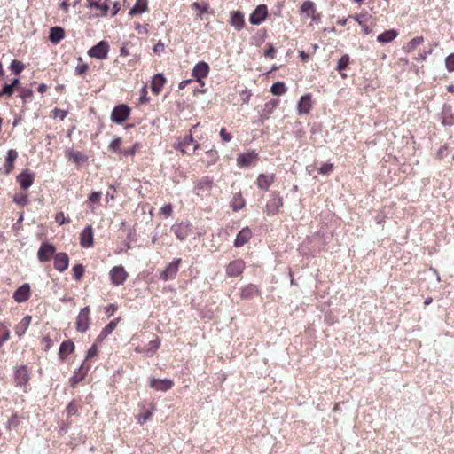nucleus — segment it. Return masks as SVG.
I'll use <instances>...</instances> for the list:
<instances>
[{"mask_svg": "<svg viewBox=\"0 0 454 454\" xmlns=\"http://www.w3.org/2000/svg\"><path fill=\"white\" fill-rule=\"evenodd\" d=\"M84 267L81 263H77L73 267L74 278L79 281L84 274Z\"/></svg>", "mask_w": 454, "mask_h": 454, "instance_id": "41", "label": "nucleus"}, {"mask_svg": "<svg viewBox=\"0 0 454 454\" xmlns=\"http://www.w3.org/2000/svg\"><path fill=\"white\" fill-rule=\"evenodd\" d=\"M350 18H353L359 25L363 26L365 24V14H360L356 16H350Z\"/></svg>", "mask_w": 454, "mask_h": 454, "instance_id": "60", "label": "nucleus"}, {"mask_svg": "<svg viewBox=\"0 0 454 454\" xmlns=\"http://www.w3.org/2000/svg\"><path fill=\"white\" fill-rule=\"evenodd\" d=\"M109 51V44L106 41H100L88 51V55L97 59H106Z\"/></svg>", "mask_w": 454, "mask_h": 454, "instance_id": "4", "label": "nucleus"}, {"mask_svg": "<svg viewBox=\"0 0 454 454\" xmlns=\"http://www.w3.org/2000/svg\"><path fill=\"white\" fill-rule=\"evenodd\" d=\"M398 35V33L395 29L387 30L380 35H378L377 41L380 43H388L395 39Z\"/></svg>", "mask_w": 454, "mask_h": 454, "instance_id": "31", "label": "nucleus"}, {"mask_svg": "<svg viewBox=\"0 0 454 454\" xmlns=\"http://www.w3.org/2000/svg\"><path fill=\"white\" fill-rule=\"evenodd\" d=\"M119 318L115 320H112L109 322L100 332L98 336L97 337L96 341L97 342H102L105 338H106L109 334L112 333V332L116 328L118 324Z\"/></svg>", "mask_w": 454, "mask_h": 454, "instance_id": "24", "label": "nucleus"}, {"mask_svg": "<svg viewBox=\"0 0 454 454\" xmlns=\"http://www.w3.org/2000/svg\"><path fill=\"white\" fill-rule=\"evenodd\" d=\"M17 157H18L17 151L11 149L7 152L6 161H5L6 174L11 173L12 170L13 169V167H14L13 164H14V161L17 159Z\"/></svg>", "mask_w": 454, "mask_h": 454, "instance_id": "34", "label": "nucleus"}, {"mask_svg": "<svg viewBox=\"0 0 454 454\" xmlns=\"http://www.w3.org/2000/svg\"><path fill=\"white\" fill-rule=\"evenodd\" d=\"M129 44V43L126 42V43H123L121 50H120V55L121 56H128L129 55V51L128 49V45Z\"/></svg>", "mask_w": 454, "mask_h": 454, "instance_id": "61", "label": "nucleus"}, {"mask_svg": "<svg viewBox=\"0 0 454 454\" xmlns=\"http://www.w3.org/2000/svg\"><path fill=\"white\" fill-rule=\"evenodd\" d=\"M194 142V139L192 135L185 136L182 141H180L178 144L175 145V148L177 150H180L183 153H186V147L187 145L192 144Z\"/></svg>", "mask_w": 454, "mask_h": 454, "instance_id": "37", "label": "nucleus"}, {"mask_svg": "<svg viewBox=\"0 0 454 454\" xmlns=\"http://www.w3.org/2000/svg\"><path fill=\"white\" fill-rule=\"evenodd\" d=\"M98 354V348H97V344L94 343L90 348L89 350L87 351V355H86V358L85 360H88L90 358H92L94 356H96Z\"/></svg>", "mask_w": 454, "mask_h": 454, "instance_id": "56", "label": "nucleus"}, {"mask_svg": "<svg viewBox=\"0 0 454 454\" xmlns=\"http://www.w3.org/2000/svg\"><path fill=\"white\" fill-rule=\"evenodd\" d=\"M349 63V56L344 54L338 61L336 69L340 72L346 69Z\"/></svg>", "mask_w": 454, "mask_h": 454, "instance_id": "45", "label": "nucleus"}, {"mask_svg": "<svg viewBox=\"0 0 454 454\" xmlns=\"http://www.w3.org/2000/svg\"><path fill=\"white\" fill-rule=\"evenodd\" d=\"M55 221L59 225H62V224H65V223H68L70 222V220L68 218L65 217L63 212H59V213L56 214Z\"/></svg>", "mask_w": 454, "mask_h": 454, "instance_id": "52", "label": "nucleus"}, {"mask_svg": "<svg viewBox=\"0 0 454 454\" xmlns=\"http://www.w3.org/2000/svg\"><path fill=\"white\" fill-rule=\"evenodd\" d=\"M79 405L76 403L75 401H71L68 405L67 406V414L68 417L74 415L78 411Z\"/></svg>", "mask_w": 454, "mask_h": 454, "instance_id": "47", "label": "nucleus"}, {"mask_svg": "<svg viewBox=\"0 0 454 454\" xmlns=\"http://www.w3.org/2000/svg\"><path fill=\"white\" fill-rule=\"evenodd\" d=\"M69 257L66 253H58L54 255V268L63 272L68 268Z\"/></svg>", "mask_w": 454, "mask_h": 454, "instance_id": "17", "label": "nucleus"}, {"mask_svg": "<svg viewBox=\"0 0 454 454\" xmlns=\"http://www.w3.org/2000/svg\"><path fill=\"white\" fill-rule=\"evenodd\" d=\"M160 344V340L158 338H156L153 340H151L146 347L147 354H149L150 356H153L156 352V350L159 348Z\"/></svg>", "mask_w": 454, "mask_h": 454, "instance_id": "43", "label": "nucleus"}, {"mask_svg": "<svg viewBox=\"0 0 454 454\" xmlns=\"http://www.w3.org/2000/svg\"><path fill=\"white\" fill-rule=\"evenodd\" d=\"M30 323H31V317L30 316L24 317L15 328L16 334L19 335L20 337L24 335L26 331L27 330Z\"/></svg>", "mask_w": 454, "mask_h": 454, "instance_id": "35", "label": "nucleus"}, {"mask_svg": "<svg viewBox=\"0 0 454 454\" xmlns=\"http://www.w3.org/2000/svg\"><path fill=\"white\" fill-rule=\"evenodd\" d=\"M14 92V87L10 83H5L2 91H0V97L4 95L12 96Z\"/></svg>", "mask_w": 454, "mask_h": 454, "instance_id": "51", "label": "nucleus"}, {"mask_svg": "<svg viewBox=\"0 0 454 454\" xmlns=\"http://www.w3.org/2000/svg\"><path fill=\"white\" fill-rule=\"evenodd\" d=\"M152 417V412L150 411H145L144 413L140 414L138 416V423L140 425H143L144 423H145L150 418Z\"/></svg>", "mask_w": 454, "mask_h": 454, "instance_id": "55", "label": "nucleus"}, {"mask_svg": "<svg viewBox=\"0 0 454 454\" xmlns=\"http://www.w3.org/2000/svg\"><path fill=\"white\" fill-rule=\"evenodd\" d=\"M19 424L18 418L16 415H12L7 421V428L16 427Z\"/></svg>", "mask_w": 454, "mask_h": 454, "instance_id": "57", "label": "nucleus"}, {"mask_svg": "<svg viewBox=\"0 0 454 454\" xmlns=\"http://www.w3.org/2000/svg\"><path fill=\"white\" fill-rule=\"evenodd\" d=\"M301 12L307 13V16L314 14L316 12L315 4L310 0H306L301 6Z\"/></svg>", "mask_w": 454, "mask_h": 454, "instance_id": "39", "label": "nucleus"}, {"mask_svg": "<svg viewBox=\"0 0 454 454\" xmlns=\"http://www.w3.org/2000/svg\"><path fill=\"white\" fill-rule=\"evenodd\" d=\"M276 50L272 44H270L269 49L265 51V57L273 58Z\"/></svg>", "mask_w": 454, "mask_h": 454, "instance_id": "63", "label": "nucleus"}, {"mask_svg": "<svg viewBox=\"0 0 454 454\" xmlns=\"http://www.w3.org/2000/svg\"><path fill=\"white\" fill-rule=\"evenodd\" d=\"M258 294V288L256 286L253 284H249L247 286L243 287L240 291V296L242 299H252Z\"/></svg>", "mask_w": 454, "mask_h": 454, "instance_id": "32", "label": "nucleus"}, {"mask_svg": "<svg viewBox=\"0 0 454 454\" xmlns=\"http://www.w3.org/2000/svg\"><path fill=\"white\" fill-rule=\"evenodd\" d=\"M121 145V138L120 137H115L114 139L112 140V142L110 143L109 145V148L114 151V152H119L120 151V146Z\"/></svg>", "mask_w": 454, "mask_h": 454, "instance_id": "50", "label": "nucleus"}, {"mask_svg": "<svg viewBox=\"0 0 454 454\" xmlns=\"http://www.w3.org/2000/svg\"><path fill=\"white\" fill-rule=\"evenodd\" d=\"M220 136L224 142H229L231 139V135L224 128L221 129Z\"/></svg>", "mask_w": 454, "mask_h": 454, "instance_id": "59", "label": "nucleus"}, {"mask_svg": "<svg viewBox=\"0 0 454 454\" xmlns=\"http://www.w3.org/2000/svg\"><path fill=\"white\" fill-rule=\"evenodd\" d=\"M74 350V344L72 340H66L60 344L59 356L61 361H64L68 354Z\"/></svg>", "mask_w": 454, "mask_h": 454, "instance_id": "25", "label": "nucleus"}, {"mask_svg": "<svg viewBox=\"0 0 454 454\" xmlns=\"http://www.w3.org/2000/svg\"><path fill=\"white\" fill-rule=\"evenodd\" d=\"M209 72V66L207 63L204 61H200L195 65L192 69V76L196 78V80L200 82L202 85L204 82L202 79L207 77Z\"/></svg>", "mask_w": 454, "mask_h": 454, "instance_id": "12", "label": "nucleus"}, {"mask_svg": "<svg viewBox=\"0 0 454 454\" xmlns=\"http://www.w3.org/2000/svg\"><path fill=\"white\" fill-rule=\"evenodd\" d=\"M213 185V179L208 176H204L196 183L194 192L201 198H206L210 195Z\"/></svg>", "mask_w": 454, "mask_h": 454, "instance_id": "2", "label": "nucleus"}, {"mask_svg": "<svg viewBox=\"0 0 454 454\" xmlns=\"http://www.w3.org/2000/svg\"><path fill=\"white\" fill-rule=\"evenodd\" d=\"M164 51V44L161 42L157 43L153 47L155 53H160Z\"/></svg>", "mask_w": 454, "mask_h": 454, "instance_id": "64", "label": "nucleus"}, {"mask_svg": "<svg viewBox=\"0 0 454 454\" xmlns=\"http://www.w3.org/2000/svg\"><path fill=\"white\" fill-rule=\"evenodd\" d=\"M446 68L449 72H454V53L449 55L445 59Z\"/></svg>", "mask_w": 454, "mask_h": 454, "instance_id": "49", "label": "nucleus"}, {"mask_svg": "<svg viewBox=\"0 0 454 454\" xmlns=\"http://www.w3.org/2000/svg\"><path fill=\"white\" fill-rule=\"evenodd\" d=\"M87 7L100 10L102 12V16L106 15L109 9L107 4H100L98 0H88Z\"/></svg>", "mask_w": 454, "mask_h": 454, "instance_id": "36", "label": "nucleus"}, {"mask_svg": "<svg viewBox=\"0 0 454 454\" xmlns=\"http://www.w3.org/2000/svg\"><path fill=\"white\" fill-rule=\"evenodd\" d=\"M274 180H275L274 174H270V175L260 174L257 177L256 183L260 189L267 191V190H269L270 186L272 184Z\"/></svg>", "mask_w": 454, "mask_h": 454, "instance_id": "23", "label": "nucleus"}, {"mask_svg": "<svg viewBox=\"0 0 454 454\" xmlns=\"http://www.w3.org/2000/svg\"><path fill=\"white\" fill-rule=\"evenodd\" d=\"M101 196H102V193L100 192H93L89 196V200L91 203L98 204L100 201Z\"/></svg>", "mask_w": 454, "mask_h": 454, "instance_id": "54", "label": "nucleus"}, {"mask_svg": "<svg viewBox=\"0 0 454 454\" xmlns=\"http://www.w3.org/2000/svg\"><path fill=\"white\" fill-rule=\"evenodd\" d=\"M286 91V88L283 82H276L270 88V92L277 96L283 95Z\"/></svg>", "mask_w": 454, "mask_h": 454, "instance_id": "38", "label": "nucleus"}, {"mask_svg": "<svg viewBox=\"0 0 454 454\" xmlns=\"http://www.w3.org/2000/svg\"><path fill=\"white\" fill-rule=\"evenodd\" d=\"M165 82H166V79L162 74H155L152 80V84H151L152 91L156 95L159 94Z\"/></svg>", "mask_w": 454, "mask_h": 454, "instance_id": "27", "label": "nucleus"}, {"mask_svg": "<svg viewBox=\"0 0 454 454\" xmlns=\"http://www.w3.org/2000/svg\"><path fill=\"white\" fill-rule=\"evenodd\" d=\"M311 108V98L309 94L302 96L298 103V111L300 114H306Z\"/></svg>", "mask_w": 454, "mask_h": 454, "instance_id": "30", "label": "nucleus"}, {"mask_svg": "<svg viewBox=\"0 0 454 454\" xmlns=\"http://www.w3.org/2000/svg\"><path fill=\"white\" fill-rule=\"evenodd\" d=\"M65 35V31L60 27H53L50 29L49 39L52 43H59Z\"/></svg>", "mask_w": 454, "mask_h": 454, "instance_id": "28", "label": "nucleus"}, {"mask_svg": "<svg viewBox=\"0 0 454 454\" xmlns=\"http://www.w3.org/2000/svg\"><path fill=\"white\" fill-rule=\"evenodd\" d=\"M245 24L244 15L239 11H234L231 13V25L237 30L243 28Z\"/></svg>", "mask_w": 454, "mask_h": 454, "instance_id": "26", "label": "nucleus"}, {"mask_svg": "<svg viewBox=\"0 0 454 454\" xmlns=\"http://www.w3.org/2000/svg\"><path fill=\"white\" fill-rule=\"evenodd\" d=\"M171 231L174 232L178 239L184 240L191 232V224L189 223L174 224L171 227Z\"/></svg>", "mask_w": 454, "mask_h": 454, "instance_id": "13", "label": "nucleus"}, {"mask_svg": "<svg viewBox=\"0 0 454 454\" xmlns=\"http://www.w3.org/2000/svg\"><path fill=\"white\" fill-rule=\"evenodd\" d=\"M66 157L68 160H73L75 164L80 165L87 161L88 157L79 151L68 149L66 151Z\"/></svg>", "mask_w": 454, "mask_h": 454, "instance_id": "22", "label": "nucleus"}, {"mask_svg": "<svg viewBox=\"0 0 454 454\" xmlns=\"http://www.w3.org/2000/svg\"><path fill=\"white\" fill-rule=\"evenodd\" d=\"M80 244L85 248L91 247L93 246V229L90 225L86 226L81 232Z\"/></svg>", "mask_w": 454, "mask_h": 454, "instance_id": "16", "label": "nucleus"}, {"mask_svg": "<svg viewBox=\"0 0 454 454\" xmlns=\"http://www.w3.org/2000/svg\"><path fill=\"white\" fill-rule=\"evenodd\" d=\"M30 297V286L27 283L20 286L13 294V299L17 302H24Z\"/></svg>", "mask_w": 454, "mask_h": 454, "instance_id": "18", "label": "nucleus"}, {"mask_svg": "<svg viewBox=\"0 0 454 454\" xmlns=\"http://www.w3.org/2000/svg\"><path fill=\"white\" fill-rule=\"evenodd\" d=\"M283 206V198L277 192H272L268 200L265 210L267 215H274L278 213L279 208Z\"/></svg>", "mask_w": 454, "mask_h": 454, "instance_id": "1", "label": "nucleus"}, {"mask_svg": "<svg viewBox=\"0 0 454 454\" xmlns=\"http://www.w3.org/2000/svg\"><path fill=\"white\" fill-rule=\"evenodd\" d=\"M149 386L156 391L167 392L172 388L174 382L168 379L152 378L149 381Z\"/></svg>", "mask_w": 454, "mask_h": 454, "instance_id": "11", "label": "nucleus"}, {"mask_svg": "<svg viewBox=\"0 0 454 454\" xmlns=\"http://www.w3.org/2000/svg\"><path fill=\"white\" fill-rule=\"evenodd\" d=\"M17 180L20 183V187L27 190L34 182V175L26 169L17 176Z\"/></svg>", "mask_w": 454, "mask_h": 454, "instance_id": "20", "label": "nucleus"}, {"mask_svg": "<svg viewBox=\"0 0 454 454\" xmlns=\"http://www.w3.org/2000/svg\"><path fill=\"white\" fill-rule=\"evenodd\" d=\"M147 11V0H137L134 6L129 10V14L134 16Z\"/></svg>", "mask_w": 454, "mask_h": 454, "instance_id": "33", "label": "nucleus"}, {"mask_svg": "<svg viewBox=\"0 0 454 454\" xmlns=\"http://www.w3.org/2000/svg\"><path fill=\"white\" fill-rule=\"evenodd\" d=\"M160 213L164 215L166 217L169 216L172 213V206L171 204H166L160 208Z\"/></svg>", "mask_w": 454, "mask_h": 454, "instance_id": "58", "label": "nucleus"}, {"mask_svg": "<svg viewBox=\"0 0 454 454\" xmlns=\"http://www.w3.org/2000/svg\"><path fill=\"white\" fill-rule=\"evenodd\" d=\"M90 312V309L88 306L80 310L75 321V326L78 332L85 333L89 329Z\"/></svg>", "mask_w": 454, "mask_h": 454, "instance_id": "5", "label": "nucleus"}, {"mask_svg": "<svg viewBox=\"0 0 454 454\" xmlns=\"http://www.w3.org/2000/svg\"><path fill=\"white\" fill-rule=\"evenodd\" d=\"M258 160V153L254 151H250L239 155L237 164L240 168H247L254 166Z\"/></svg>", "mask_w": 454, "mask_h": 454, "instance_id": "8", "label": "nucleus"}, {"mask_svg": "<svg viewBox=\"0 0 454 454\" xmlns=\"http://www.w3.org/2000/svg\"><path fill=\"white\" fill-rule=\"evenodd\" d=\"M245 203L241 199L240 193L235 194L231 202V207L234 211H238L244 207Z\"/></svg>", "mask_w": 454, "mask_h": 454, "instance_id": "40", "label": "nucleus"}, {"mask_svg": "<svg viewBox=\"0 0 454 454\" xmlns=\"http://www.w3.org/2000/svg\"><path fill=\"white\" fill-rule=\"evenodd\" d=\"M14 380L17 386H27L29 380V374L26 365H22L16 370L14 373Z\"/></svg>", "mask_w": 454, "mask_h": 454, "instance_id": "15", "label": "nucleus"}, {"mask_svg": "<svg viewBox=\"0 0 454 454\" xmlns=\"http://www.w3.org/2000/svg\"><path fill=\"white\" fill-rule=\"evenodd\" d=\"M109 277L113 285L120 286L126 281L128 273L122 266H114L110 270Z\"/></svg>", "mask_w": 454, "mask_h": 454, "instance_id": "7", "label": "nucleus"}, {"mask_svg": "<svg viewBox=\"0 0 454 454\" xmlns=\"http://www.w3.org/2000/svg\"><path fill=\"white\" fill-rule=\"evenodd\" d=\"M89 69V67L86 63H84L82 58H78V65L75 67L76 74L82 75L85 74Z\"/></svg>", "mask_w": 454, "mask_h": 454, "instance_id": "46", "label": "nucleus"}, {"mask_svg": "<svg viewBox=\"0 0 454 454\" xmlns=\"http://www.w3.org/2000/svg\"><path fill=\"white\" fill-rule=\"evenodd\" d=\"M10 68L13 74H20L24 69V65L22 62L14 59L12 61Z\"/></svg>", "mask_w": 454, "mask_h": 454, "instance_id": "42", "label": "nucleus"}, {"mask_svg": "<svg viewBox=\"0 0 454 454\" xmlns=\"http://www.w3.org/2000/svg\"><path fill=\"white\" fill-rule=\"evenodd\" d=\"M245 269V263L242 260H235L229 263L226 268V274L231 277L239 276Z\"/></svg>", "mask_w": 454, "mask_h": 454, "instance_id": "14", "label": "nucleus"}, {"mask_svg": "<svg viewBox=\"0 0 454 454\" xmlns=\"http://www.w3.org/2000/svg\"><path fill=\"white\" fill-rule=\"evenodd\" d=\"M333 171V164L331 163H325L323 164L318 172L322 175H328Z\"/></svg>", "mask_w": 454, "mask_h": 454, "instance_id": "53", "label": "nucleus"}, {"mask_svg": "<svg viewBox=\"0 0 454 454\" xmlns=\"http://www.w3.org/2000/svg\"><path fill=\"white\" fill-rule=\"evenodd\" d=\"M424 42V38L422 36H417L411 39L406 45V49L408 51L414 50L417 46L420 45Z\"/></svg>", "mask_w": 454, "mask_h": 454, "instance_id": "44", "label": "nucleus"}, {"mask_svg": "<svg viewBox=\"0 0 454 454\" xmlns=\"http://www.w3.org/2000/svg\"><path fill=\"white\" fill-rule=\"evenodd\" d=\"M129 114V107L125 104H120L113 109L111 120L114 123L121 124L128 119Z\"/></svg>", "mask_w": 454, "mask_h": 454, "instance_id": "3", "label": "nucleus"}, {"mask_svg": "<svg viewBox=\"0 0 454 454\" xmlns=\"http://www.w3.org/2000/svg\"><path fill=\"white\" fill-rule=\"evenodd\" d=\"M181 259L176 258L167 265L165 270L160 273V278L163 281L172 280L176 277Z\"/></svg>", "mask_w": 454, "mask_h": 454, "instance_id": "6", "label": "nucleus"}, {"mask_svg": "<svg viewBox=\"0 0 454 454\" xmlns=\"http://www.w3.org/2000/svg\"><path fill=\"white\" fill-rule=\"evenodd\" d=\"M278 102V100H270L263 105L261 110H259L262 121L269 119L273 110L277 107Z\"/></svg>", "mask_w": 454, "mask_h": 454, "instance_id": "21", "label": "nucleus"}, {"mask_svg": "<svg viewBox=\"0 0 454 454\" xmlns=\"http://www.w3.org/2000/svg\"><path fill=\"white\" fill-rule=\"evenodd\" d=\"M252 237V231L248 227L243 228L237 235L234 247H240L247 244Z\"/></svg>", "mask_w": 454, "mask_h": 454, "instance_id": "19", "label": "nucleus"}, {"mask_svg": "<svg viewBox=\"0 0 454 454\" xmlns=\"http://www.w3.org/2000/svg\"><path fill=\"white\" fill-rule=\"evenodd\" d=\"M55 247L48 242H43L37 252L38 260L42 262H48L55 254Z\"/></svg>", "mask_w": 454, "mask_h": 454, "instance_id": "10", "label": "nucleus"}, {"mask_svg": "<svg viewBox=\"0 0 454 454\" xmlns=\"http://www.w3.org/2000/svg\"><path fill=\"white\" fill-rule=\"evenodd\" d=\"M89 366L85 368V361L82 364L80 368L74 373V375L70 379V384L73 387L76 386L77 383L82 380L84 374L87 372Z\"/></svg>", "mask_w": 454, "mask_h": 454, "instance_id": "29", "label": "nucleus"}, {"mask_svg": "<svg viewBox=\"0 0 454 454\" xmlns=\"http://www.w3.org/2000/svg\"><path fill=\"white\" fill-rule=\"evenodd\" d=\"M192 9L199 10V11H200V15H201L202 13H204V12H207V10H208V8H209V5H208V4H207V3L200 4V3L194 2V3L192 4Z\"/></svg>", "mask_w": 454, "mask_h": 454, "instance_id": "48", "label": "nucleus"}, {"mask_svg": "<svg viewBox=\"0 0 454 454\" xmlns=\"http://www.w3.org/2000/svg\"><path fill=\"white\" fill-rule=\"evenodd\" d=\"M117 310V307L114 304H109L107 307H106V313L108 316L114 315V313Z\"/></svg>", "mask_w": 454, "mask_h": 454, "instance_id": "62", "label": "nucleus"}, {"mask_svg": "<svg viewBox=\"0 0 454 454\" xmlns=\"http://www.w3.org/2000/svg\"><path fill=\"white\" fill-rule=\"evenodd\" d=\"M268 9L265 4L258 5L251 13L249 21L253 25H260L267 17Z\"/></svg>", "mask_w": 454, "mask_h": 454, "instance_id": "9", "label": "nucleus"}]
</instances>
